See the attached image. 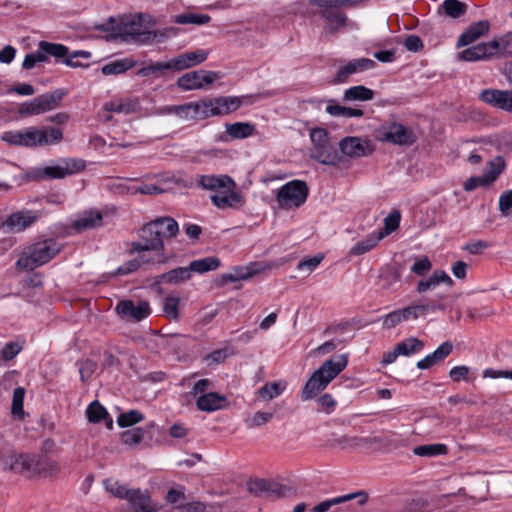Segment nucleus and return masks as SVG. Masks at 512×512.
<instances>
[{
  "mask_svg": "<svg viewBox=\"0 0 512 512\" xmlns=\"http://www.w3.org/2000/svg\"><path fill=\"white\" fill-rule=\"evenodd\" d=\"M308 196V186L304 181L292 180L281 186L276 194V202L282 209H293L303 205Z\"/></svg>",
  "mask_w": 512,
  "mask_h": 512,
  "instance_id": "nucleus-7",
  "label": "nucleus"
},
{
  "mask_svg": "<svg viewBox=\"0 0 512 512\" xmlns=\"http://www.w3.org/2000/svg\"><path fill=\"white\" fill-rule=\"evenodd\" d=\"M143 418V414L140 411L130 410L121 413L117 418V423L120 427L125 428L141 422Z\"/></svg>",
  "mask_w": 512,
  "mask_h": 512,
  "instance_id": "nucleus-51",
  "label": "nucleus"
},
{
  "mask_svg": "<svg viewBox=\"0 0 512 512\" xmlns=\"http://www.w3.org/2000/svg\"><path fill=\"white\" fill-rule=\"evenodd\" d=\"M413 453L420 457H435L439 455H446L448 453V448L442 443L426 444L415 447L413 449Z\"/></svg>",
  "mask_w": 512,
  "mask_h": 512,
  "instance_id": "nucleus-39",
  "label": "nucleus"
},
{
  "mask_svg": "<svg viewBox=\"0 0 512 512\" xmlns=\"http://www.w3.org/2000/svg\"><path fill=\"white\" fill-rule=\"evenodd\" d=\"M283 391V388L277 382L266 383L258 390V395L264 400H272L279 396Z\"/></svg>",
  "mask_w": 512,
  "mask_h": 512,
  "instance_id": "nucleus-55",
  "label": "nucleus"
},
{
  "mask_svg": "<svg viewBox=\"0 0 512 512\" xmlns=\"http://www.w3.org/2000/svg\"><path fill=\"white\" fill-rule=\"evenodd\" d=\"M226 397L217 392H208L200 395L196 400V406L200 411L213 412L224 408Z\"/></svg>",
  "mask_w": 512,
  "mask_h": 512,
  "instance_id": "nucleus-25",
  "label": "nucleus"
},
{
  "mask_svg": "<svg viewBox=\"0 0 512 512\" xmlns=\"http://www.w3.org/2000/svg\"><path fill=\"white\" fill-rule=\"evenodd\" d=\"M440 283H446L451 287L453 285V280L445 271L436 270L428 279L420 280L417 284L416 290L418 293H424L430 289H434Z\"/></svg>",
  "mask_w": 512,
  "mask_h": 512,
  "instance_id": "nucleus-30",
  "label": "nucleus"
},
{
  "mask_svg": "<svg viewBox=\"0 0 512 512\" xmlns=\"http://www.w3.org/2000/svg\"><path fill=\"white\" fill-rule=\"evenodd\" d=\"M144 434L145 432L142 428H133L124 431L121 434V440L127 446H135L143 440Z\"/></svg>",
  "mask_w": 512,
  "mask_h": 512,
  "instance_id": "nucleus-54",
  "label": "nucleus"
},
{
  "mask_svg": "<svg viewBox=\"0 0 512 512\" xmlns=\"http://www.w3.org/2000/svg\"><path fill=\"white\" fill-rule=\"evenodd\" d=\"M334 443L341 448H352L366 444L367 440L358 436L341 435L334 439Z\"/></svg>",
  "mask_w": 512,
  "mask_h": 512,
  "instance_id": "nucleus-57",
  "label": "nucleus"
},
{
  "mask_svg": "<svg viewBox=\"0 0 512 512\" xmlns=\"http://www.w3.org/2000/svg\"><path fill=\"white\" fill-rule=\"evenodd\" d=\"M321 17L327 22L324 30L329 33H336L346 25V15L338 9L320 8Z\"/></svg>",
  "mask_w": 512,
  "mask_h": 512,
  "instance_id": "nucleus-24",
  "label": "nucleus"
},
{
  "mask_svg": "<svg viewBox=\"0 0 512 512\" xmlns=\"http://www.w3.org/2000/svg\"><path fill=\"white\" fill-rule=\"evenodd\" d=\"M312 146L310 157L324 165H336L338 152L329 140V133L324 128H313L310 131Z\"/></svg>",
  "mask_w": 512,
  "mask_h": 512,
  "instance_id": "nucleus-6",
  "label": "nucleus"
},
{
  "mask_svg": "<svg viewBox=\"0 0 512 512\" xmlns=\"http://www.w3.org/2000/svg\"><path fill=\"white\" fill-rule=\"evenodd\" d=\"M61 162L67 176L79 173L86 167L85 161L79 158H64Z\"/></svg>",
  "mask_w": 512,
  "mask_h": 512,
  "instance_id": "nucleus-56",
  "label": "nucleus"
},
{
  "mask_svg": "<svg viewBox=\"0 0 512 512\" xmlns=\"http://www.w3.org/2000/svg\"><path fill=\"white\" fill-rule=\"evenodd\" d=\"M115 311L121 319L134 322L142 321L151 313L148 302L140 301L135 304L132 300H121L116 305Z\"/></svg>",
  "mask_w": 512,
  "mask_h": 512,
  "instance_id": "nucleus-14",
  "label": "nucleus"
},
{
  "mask_svg": "<svg viewBox=\"0 0 512 512\" xmlns=\"http://www.w3.org/2000/svg\"><path fill=\"white\" fill-rule=\"evenodd\" d=\"M36 220V216L31 211H20L11 214L3 223L12 232H21L30 226Z\"/></svg>",
  "mask_w": 512,
  "mask_h": 512,
  "instance_id": "nucleus-23",
  "label": "nucleus"
},
{
  "mask_svg": "<svg viewBox=\"0 0 512 512\" xmlns=\"http://www.w3.org/2000/svg\"><path fill=\"white\" fill-rule=\"evenodd\" d=\"M376 62L369 58L353 59L339 67L335 77V83H345L353 74L364 72L375 68Z\"/></svg>",
  "mask_w": 512,
  "mask_h": 512,
  "instance_id": "nucleus-16",
  "label": "nucleus"
},
{
  "mask_svg": "<svg viewBox=\"0 0 512 512\" xmlns=\"http://www.w3.org/2000/svg\"><path fill=\"white\" fill-rule=\"evenodd\" d=\"M187 337L182 334H154L146 341V347L151 352L160 354H178L186 348Z\"/></svg>",
  "mask_w": 512,
  "mask_h": 512,
  "instance_id": "nucleus-9",
  "label": "nucleus"
},
{
  "mask_svg": "<svg viewBox=\"0 0 512 512\" xmlns=\"http://www.w3.org/2000/svg\"><path fill=\"white\" fill-rule=\"evenodd\" d=\"M220 266V260L217 257H206L194 260L190 263V272L205 273L216 270Z\"/></svg>",
  "mask_w": 512,
  "mask_h": 512,
  "instance_id": "nucleus-41",
  "label": "nucleus"
},
{
  "mask_svg": "<svg viewBox=\"0 0 512 512\" xmlns=\"http://www.w3.org/2000/svg\"><path fill=\"white\" fill-rule=\"evenodd\" d=\"M64 93L56 90L37 96L31 101L23 103L19 108L21 115H39L55 109L62 100Z\"/></svg>",
  "mask_w": 512,
  "mask_h": 512,
  "instance_id": "nucleus-11",
  "label": "nucleus"
},
{
  "mask_svg": "<svg viewBox=\"0 0 512 512\" xmlns=\"http://www.w3.org/2000/svg\"><path fill=\"white\" fill-rule=\"evenodd\" d=\"M401 272L392 266L380 269L377 284L383 290H391L401 280Z\"/></svg>",
  "mask_w": 512,
  "mask_h": 512,
  "instance_id": "nucleus-31",
  "label": "nucleus"
},
{
  "mask_svg": "<svg viewBox=\"0 0 512 512\" xmlns=\"http://www.w3.org/2000/svg\"><path fill=\"white\" fill-rule=\"evenodd\" d=\"M490 29V23L488 20H480L472 23L458 38L457 46H467L476 41L481 36L488 33Z\"/></svg>",
  "mask_w": 512,
  "mask_h": 512,
  "instance_id": "nucleus-21",
  "label": "nucleus"
},
{
  "mask_svg": "<svg viewBox=\"0 0 512 512\" xmlns=\"http://www.w3.org/2000/svg\"><path fill=\"white\" fill-rule=\"evenodd\" d=\"M161 222L153 220L144 224L140 229L139 241H134L130 244L129 253L154 251L159 253V259L156 262L164 264L166 258L164 256L165 244L163 239H160Z\"/></svg>",
  "mask_w": 512,
  "mask_h": 512,
  "instance_id": "nucleus-4",
  "label": "nucleus"
},
{
  "mask_svg": "<svg viewBox=\"0 0 512 512\" xmlns=\"http://www.w3.org/2000/svg\"><path fill=\"white\" fill-rule=\"evenodd\" d=\"M441 8L447 16L453 19L463 16L467 11V5L459 0H444Z\"/></svg>",
  "mask_w": 512,
  "mask_h": 512,
  "instance_id": "nucleus-46",
  "label": "nucleus"
},
{
  "mask_svg": "<svg viewBox=\"0 0 512 512\" xmlns=\"http://www.w3.org/2000/svg\"><path fill=\"white\" fill-rule=\"evenodd\" d=\"M401 214L398 210L392 211L385 219H384V228L375 232L377 236L382 240L384 237L388 236L392 232H394L400 224Z\"/></svg>",
  "mask_w": 512,
  "mask_h": 512,
  "instance_id": "nucleus-45",
  "label": "nucleus"
},
{
  "mask_svg": "<svg viewBox=\"0 0 512 512\" xmlns=\"http://www.w3.org/2000/svg\"><path fill=\"white\" fill-rule=\"evenodd\" d=\"M348 365V355L342 354L335 359L326 360L316 371L312 373L305 383L301 398L304 401L314 398L323 391L333 379H335Z\"/></svg>",
  "mask_w": 512,
  "mask_h": 512,
  "instance_id": "nucleus-2",
  "label": "nucleus"
},
{
  "mask_svg": "<svg viewBox=\"0 0 512 512\" xmlns=\"http://www.w3.org/2000/svg\"><path fill=\"white\" fill-rule=\"evenodd\" d=\"M226 132L233 139H245L254 134L255 126L248 122L226 124Z\"/></svg>",
  "mask_w": 512,
  "mask_h": 512,
  "instance_id": "nucleus-33",
  "label": "nucleus"
},
{
  "mask_svg": "<svg viewBox=\"0 0 512 512\" xmlns=\"http://www.w3.org/2000/svg\"><path fill=\"white\" fill-rule=\"evenodd\" d=\"M499 42L492 40L490 42H482L475 46L469 47L461 52V59L464 61H478L495 55L499 50Z\"/></svg>",
  "mask_w": 512,
  "mask_h": 512,
  "instance_id": "nucleus-18",
  "label": "nucleus"
},
{
  "mask_svg": "<svg viewBox=\"0 0 512 512\" xmlns=\"http://www.w3.org/2000/svg\"><path fill=\"white\" fill-rule=\"evenodd\" d=\"M343 154L352 158L370 155L374 148L370 140L360 137H346L339 143Z\"/></svg>",
  "mask_w": 512,
  "mask_h": 512,
  "instance_id": "nucleus-15",
  "label": "nucleus"
},
{
  "mask_svg": "<svg viewBox=\"0 0 512 512\" xmlns=\"http://www.w3.org/2000/svg\"><path fill=\"white\" fill-rule=\"evenodd\" d=\"M151 497L147 491H142L141 489H132L130 492V495L127 499L130 507L132 510L136 509L137 507L145 504L150 503Z\"/></svg>",
  "mask_w": 512,
  "mask_h": 512,
  "instance_id": "nucleus-53",
  "label": "nucleus"
},
{
  "mask_svg": "<svg viewBox=\"0 0 512 512\" xmlns=\"http://www.w3.org/2000/svg\"><path fill=\"white\" fill-rule=\"evenodd\" d=\"M211 17L207 14H195L185 13L176 15L174 22L181 25L194 24V25H205L209 23Z\"/></svg>",
  "mask_w": 512,
  "mask_h": 512,
  "instance_id": "nucleus-47",
  "label": "nucleus"
},
{
  "mask_svg": "<svg viewBox=\"0 0 512 512\" xmlns=\"http://www.w3.org/2000/svg\"><path fill=\"white\" fill-rule=\"evenodd\" d=\"M167 503L174 505L175 507L181 503H185L186 495H185V487L180 486L179 489H170L166 494Z\"/></svg>",
  "mask_w": 512,
  "mask_h": 512,
  "instance_id": "nucleus-59",
  "label": "nucleus"
},
{
  "mask_svg": "<svg viewBox=\"0 0 512 512\" xmlns=\"http://www.w3.org/2000/svg\"><path fill=\"white\" fill-rule=\"evenodd\" d=\"M36 455L12 451L5 459V469L27 478H33L35 472Z\"/></svg>",
  "mask_w": 512,
  "mask_h": 512,
  "instance_id": "nucleus-12",
  "label": "nucleus"
},
{
  "mask_svg": "<svg viewBox=\"0 0 512 512\" xmlns=\"http://www.w3.org/2000/svg\"><path fill=\"white\" fill-rule=\"evenodd\" d=\"M480 99L497 109L512 113L511 90L486 89L480 93Z\"/></svg>",
  "mask_w": 512,
  "mask_h": 512,
  "instance_id": "nucleus-17",
  "label": "nucleus"
},
{
  "mask_svg": "<svg viewBox=\"0 0 512 512\" xmlns=\"http://www.w3.org/2000/svg\"><path fill=\"white\" fill-rule=\"evenodd\" d=\"M79 369V374L82 382H85L87 379L91 377V375L95 372L97 368L96 362L91 359H86L83 361H78L76 363Z\"/></svg>",
  "mask_w": 512,
  "mask_h": 512,
  "instance_id": "nucleus-58",
  "label": "nucleus"
},
{
  "mask_svg": "<svg viewBox=\"0 0 512 512\" xmlns=\"http://www.w3.org/2000/svg\"><path fill=\"white\" fill-rule=\"evenodd\" d=\"M179 302L180 299L176 296H166L163 300V311L166 317L176 320L179 317Z\"/></svg>",
  "mask_w": 512,
  "mask_h": 512,
  "instance_id": "nucleus-52",
  "label": "nucleus"
},
{
  "mask_svg": "<svg viewBox=\"0 0 512 512\" xmlns=\"http://www.w3.org/2000/svg\"><path fill=\"white\" fill-rule=\"evenodd\" d=\"M218 78L219 74L214 71H191L178 78L177 86L183 91L198 90L211 85Z\"/></svg>",
  "mask_w": 512,
  "mask_h": 512,
  "instance_id": "nucleus-13",
  "label": "nucleus"
},
{
  "mask_svg": "<svg viewBox=\"0 0 512 512\" xmlns=\"http://www.w3.org/2000/svg\"><path fill=\"white\" fill-rule=\"evenodd\" d=\"M103 214L95 209L84 211L74 222L78 231L94 229L102 225Z\"/></svg>",
  "mask_w": 512,
  "mask_h": 512,
  "instance_id": "nucleus-27",
  "label": "nucleus"
},
{
  "mask_svg": "<svg viewBox=\"0 0 512 512\" xmlns=\"http://www.w3.org/2000/svg\"><path fill=\"white\" fill-rule=\"evenodd\" d=\"M272 417L273 413L258 411L251 418L246 420V424L249 428L259 427L268 423Z\"/></svg>",
  "mask_w": 512,
  "mask_h": 512,
  "instance_id": "nucleus-60",
  "label": "nucleus"
},
{
  "mask_svg": "<svg viewBox=\"0 0 512 512\" xmlns=\"http://www.w3.org/2000/svg\"><path fill=\"white\" fill-rule=\"evenodd\" d=\"M452 350V343L450 341H445L433 353H431V358H433L436 363H440L451 354Z\"/></svg>",
  "mask_w": 512,
  "mask_h": 512,
  "instance_id": "nucleus-63",
  "label": "nucleus"
},
{
  "mask_svg": "<svg viewBox=\"0 0 512 512\" xmlns=\"http://www.w3.org/2000/svg\"><path fill=\"white\" fill-rule=\"evenodd\" d=\"M505 168V161L501 156H497L487 163V167L484 170V176L486 177L489 184L493 183Z\"/></svg>",
  "mask_w": 512,
  "mask_h": 512,
  "instance_id": "nucleus-43",
  "label": "nucleus"
},
{
  "mask_svg": "<svg viewBox=\"0 0 512 512\" xmlns=\"http://www.w3.org/2000/svg\"><path fill=\"white\" fill-rule=\"evenodd\" d=\"M134 66L135 61L129 58H124L104 65L102 67V73L104 75H118L126 72Z\"/></svg>",
  "mask_w": 512,
  "mask_h": 512,
  "instance_id": "nucleus-40",
  "label": "nucleus"
},
{
  "mask_svg": "<svg viewBox=\"0 0 512 512\" xmlns=\"http://www.w3.org/2000/svg\"><path fill=\"white\" fill-rule=\"evenodd\" d=\"M105 489L113 496L127 500L132 489L127 488L126 485L113 479H106L104 481Z\"/></svg>",
  "mask_w": 512,
  "mask_h": 512,
  "instance_id": "nucleus-48",
  "label": "nucleus"
},
{
  "mask_svg": "<svg viewBox=\"0 0 512 512\" xmlns=\"http://www.w3.org/2000/svg\"><path fill=\"white\" fill-rule=\"evenodd\" d=\"M377 138L381 142L400 146H410L416 141L413 131L397 122L382 125L377 131Z\"/></svg>",
  "mask_w": 512,
  "mask_h": 512,
  "instance_id": "nucleus-10",
  "label": "nucleus"
},
{
  "mask_svg": "<svg viewBox=\"0 0 512 512\" xmlns=\"http://www.w3.org/2000/svg\"><path fill=\"white\" fill-rule=\"evenodd\" d=\"M499 210L504 216L512 213V189L504 191L499 197Z\"/></svg>",
  "mask_w": 512,
  "mask_h": 512,
  "instance_id": "nucleus-62",
  "label": "nucleus"
},
{
  "mask_svg": "<svg viewBox=\"0 0 512 512\" xmlns=\"http://www.w3.org/2000/svg\"><path fill=\"white\" fill-rule=\"evenodd\" d=\"M192 121H201L214 116L212 98L190 102Z\"/></svg>",
  "mask_w": 512,
  "mask_h": 512,
  "instance_id": "nucleus-32",
  "label": "nucleus"
},
{
  "mask_svg": "<svg viewBox=\"0 0 512 512\" xmlns=\"http://www.w3.org/2000/svg\"><path fill=\"white\" fill-rule=\"evenodd\" d=\"M211 201L218 208H226L242 203V198L238 193L232 191L229 194H215L211 196Z\"/></svg>",
  "mask_w": 512,
  "mask_h": 512,
  "instance_id": "nucleus-44",
  "label": "nucleus"
},
{
  "mask_svg": "<svg viewBox=\"0 0 512 512\" xmlns=\"http://www.w3.org/2000/svg\"><path fill=\"white\" fill-rule=\"evenodd\" d=\"M59 252L60 246L53 239L34 243L21 254L16 262V267L21 270H32L48 263Z\"/></svg>",
  "mask_w": 512,
  "mask_h": 512,
  "instance_id": "nucleus-3",
  "label": "nucleus"
},
{
  "mask_svg": "<svg viewBox=\"0 0 512 512\" xmlns=\"http://www.w3.org/2000/svg\"><path fill=\"white\" fill-rule=\"evenodd\" d=\"M60 471V466L56 461L51 459H41L36 456V465L35 472H33L34 477H49Z\"/></svg>",
  "mask_w": 512,
  "mask_h": 512,
  "instance_id": "nucleus-34",
  "label": "nucleus"
},
{
  "mask_svg": "<svg viewBox=\"0 0 512 512\" xmlns=\"http://www.w3.org/2000/svg\"><path fill=\"white\" fill-rule=\"evenodd\" d=\"M156 221L161 222L160 228V239H171L175 238L179 233V226L177 221L172 217H158L155 219Z\"/></svg>",
  "mask_w": 512,
  "mask_h": 512,
  "instance_id": "nucleus-42",
  "label": "nucleus"
},
{
  "mask_svg": "<svg viewBox=\"0 0 512 512\" xmlns=\"http://www.w3.org/2000/svg\"><path fill=\"white\" fill-rule=\"evenodd\" d=\"M21 351V346L16 342H8L1 349V358L4 361H10L15 358Z\"/></svg>",
  "mask_w": 512,
  "mask_h": 512,
  "instance_id": "nucleus-64",
  "label": "nucleus"
},
{
  "mask_svg": "<svg viewBox=\"0 0 512 512\" xmlns=\"http://www.w3.org/2000/svg\"><path fill=\"white\" fill-rule=\"evenodd\" d=\"M323 258L322 254H317L313 257L301 260L297 264V270L312 272L322 262Z\"/></svg>",
  "mask_w": 512,
  "mask_h": 512,
  "instance_id": "nucleus-61",
  "label": "nucleus"
},
{
  "mask_svg": "<svg viewBox=\"0 0 512 512\" xmlns=\"http://www.w3.org/2000/svg\"><path fill=\"white\" fill-rule=\"evenodd\" d=\"M209 55L205 49L186 52L171 59L173 71H182L203 63Z\"/></svg>",
  "mask_w": 512,
  "mask_h": 512,
  "instance_id": "nucleus-19",
  "label": "nucleus"
},
{
  "mask_svg": "<svg viewBox=\"0 0 512 512\" xmlns=\"http://www.w3.org/2000/svg\"><path fill=\"white\" fill-rule=\"evenodd\" d=\"M380 238L377 236V234L374 232L370 235H368L365 239L357 242L354 244L349 251L350 255L353 256H360L363 255L370 250H372L376 245L380 242Z\"/></svg>",
  "mask_w": 512,
  "mask_h": 512,
  "instance_id": "nucleus-38",
  "label": "nucleus"
},
{
  "mask_svg": "<svg viewBox=\"0 0 512 512\" xmlns=\"http://www.w3.org/2000/svg\"><path fill=\"white\" fill-rule=\"evenodd\" d=\"M1 139L9 145L23 147H43L59 144L63 131L57 127H29L24 130L7 131Z\"/></svg>",
  "mask_w": 512,
  "mask_h": 512,
  "instance_id": "nucleus-1",
  "label": "nucleus"
},
{
  "mask_svg": "<svg viewBox=\"0 0 512 512\" xmlns=\"http://www.w3.org/2000/svg\"><path fill=\"white\" fill-rule=\"evenodd\" d=\"M68 51V47L63 44L40 41L37 50L32 53L36 57V61L44 63L48 61L50 56L56 59H62L67 56Z\"/></svg>",
  "mask_w": 512,
  "mask_h": 512,
  "instance_id": "nucleus-20",
  "label": "nucleus"
},
{
  "mask_svg": "<svg viewBox=\"0 0 512 512\" xmlns=\"http://www.w3.org/2000/svg\"><path fill=\"white\" fill-rule=\"evenodd\" d=\"M352 499H358L359 506H363L368 500V495L364 491H358L327 499L314 506L312 512H327L331 507L350 501Z\"/></svg>",
  "mask_w": 512,
  "mask_h": 512,
  "instance_id": "nucleus-22",
  "label": "nucleus"
},
{
  "mask_svg": "<svg viewBox=\"0 0 512 512\" xmlns=\"http://www.w3.org/2000/svg\"><path fill=\"white\" fill-rule=\"evenodd\" d=\"M150 16L146 14L122 15L118 19L110 17L105 24L99 28L103 31H111L115 37L127 41L142 34L141 30Z\"/></svg>",
  "mask_w": 512,
  "mask_h": 512,
  "instance_id": "nucleus-5",
  "label": "nucleus"
},
{
  "mask_svg": "<svg viewBox=\"0 0 512 512\" xmlns=\"http://www.w3.org/2000/svg\"><path fill=\"white\" fill-rule=\"evenodd\" d=\"M197 184L205 190H217L220 188H234L235 182L227 175H201Z\"/></svg>",
  "mask_w": 512,
  "mask_h": 512,
  "instance_id": "nucleus-26",
  "label": "nucleus"
},
{
  "mask_svg": "<svg viewBox=\"0 0 512 512\" xmlns=\"http://www.w3.org/2000/svg\"><path fill=\"white\" fill-rule=\"evenodd\" d=\"M87 418L92 423H99L108 417V412L97 400L89 404L86 410Z\"/></svg>",
  "mask_w": 512,
  "mask_h": 512,
  "instance_id": "nucleus-49",
  "label": "nucleus"
},
{
  "mask_svg": "<svg viewBox=\"0 0 512 512\" xmlns=\"http://www.w3.org/2000/svg\"><path fill=\"white\" fill-rule=\"evenodd\" d=\"M214 116L226 115L236 111L242 104L239 97L221 96L212 98Z\"/></svg>",
  "mask_w": 512,
  "mask_h": 512,
  "instance_id": "nucleus-28",
  "label": "nucleus"
},
{
  "mask_svg": "<svg viewBox=\"0 0 512 512\" xmlns=\"http://www.w3.org/2000/svg\"><path fill=\"white\" fill-rule=\"evenodd\" d=\"M168 71H173L171 60L167 62H151L144 65L137 71V75L145 78H160Z\"/></svg>",
  "mask_w": 512,
  "mask_h": 512,
  "instance_id": "nucleus-29",
  "label": "nucleus"
},
{
  "mask_svg": "<svg viewBox=\"0 0 512 512\" xmlns=\"http://www.w3.org/2000/svg\"><path fill=\"white\" fill-rule=\"evenodd\" d=\"M250 494L256 497L284 498L295 494V490L287 485L268 479H251L246 484Z\"/></svg>",
  "mask_w": 512,
  "mask_h": 512,
  "instance_id": "nucleus-8",
  "label": "nucleus"
},
{
  "mask_svg": "<svg viewBox=\"0 0 512 512\" xmlns=\"http://www.w3.org/2000/svg\"><path fill=\"white\" fill-rule=\"evenodd\" d=\"M191 278L189 267H178L159 276V281L167 284H178Z\"/></svg>",
  "mask_w": 512,
  "mask_h": 512,
  "instance_id": "nucleus-35",
  "label": "nucleus"
},
{
  "mask_svg": "<svg viewBox=\"0 0 512 512\" xmlns=\"http://www.w3.org/2000/svg\"><path fill=\"white\" fill-rule=\"evenodd\" d=\"M423 347V341L416 337H410L396 344V351L400 356H410L421 351Z\"/></svg>",
  "mask_w": 512,
  "mask_h": 512,
  "instance_id": "nucleus-37",
  "label": "nucleus"
},
{
  "mask_svg": "<svg viewBox=\"0 0 512 512\" xmlns=\"http://www.w3.org/2000/svg\"><path fill=\"white\" fill-rule=\"evenodd\" d=\"M25 396V389L17 387L13 391L11 413L14 417L21 418L24 414L23 402Z\"/></svg>",
  "mask_w": 512,
  "mask_h": 512,
  "instance_id": "nucleus-50",
  "label": "nucleus"
},
{
  "mask_svg": "<svg viewBox=\"0 0 512 512\" xmlns=\"http://www.w3.org/2000/svg\"><path fill=\"white\" fill-rule=\"evenodd\" d=\"M374 98V91L363 86H352L345 90L344 100L346 101H369Z\"/></svg>",
  "mask_w": 512,
  "mask_h": 512,
  "instance_id": "nucleus-36",
  "label": "nucleus"
}]
</instances>
